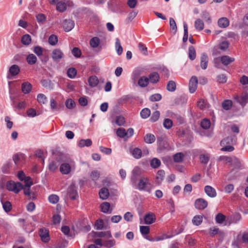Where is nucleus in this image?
I'll list each match as a JSON object with an SVG mask.
<instances>
[{
    "label": "nucleus",
    "instance_id": "nucleus-1",
    "mask_svg": "<svg viewBox=\"0 0 248 248\" xmlns=\"http://www.w3.org/2000/svg\"><path fill=\"white\" fill-rule=\"evenodd\" d=\"M76 165L75 161L68 158L63 160L60 166V171L64 175H68L74 172L76 170Z\"/></svg>",
    "mask_w": 248,
    "mask_h": 248
},
{
    "label": "nucleus",
    "instance_id": "nucleus-2",
    "mask_svg": "<svg viewBox=\"0 0 248 248\" xmlns=\"http://www.w3.org/2000/svg\"><path fill=\"white\" fill-rule=\"evenodd\" d=\"M236 141L235 136H231L223 139L220 142V145L222 146L221 150L224 152H232L234 149L232 145L235 143Z\"/></svg>",
    "mask_w": 248,
    "mask_h": 248
},
{
    "label": "nucleus",
    "instance_id": "nucleus-3",
    "mask_svg": "<svg viewBox=\"0 0 248 248\" xmlns=\"http://www.w3.org/2000/svg\"><path fill=\"white\" fill-rule=\"evenodd\" d=\"M134 188L140 191L145 190L149 193H150L152 191V188L149 178L144 176L141 177L139 179L138 184H137Z\"/></svg>",
    "mask_w": 248,
    "mask_h": 248
},
{
    "label": "nucleus",
    "instance_id": "nucleus-4",
    "mask_svg": "<svg viewBox=\"0 0 248 248\" xmlns=\"http://www.w3.org/2000/svg\"><path fill=\"white\" fill-rule=\"evenodd\" d=\"M6 188L9 191L18 193L23 188V185L20 182L16 183L13 181H9L6 184Z\"/></svg>",
    "mask_w": 248,
    "mask_h": 248
},
{
    "label": "nucleus",
    "instance_id": "nucleus-5",
    "mask_svg": "<svg viewBox=\"0 0 248 248\" xmlns=\"http://www.w3.org/2000/svg\"><path fill=\"white\" fill-rule=\"evenodd\" d=\"M140 170L138 167L135 168L132 171L130 182L134 188H135L137 184H138L139 179L141 177L140 176Z\"/></svg>",
    "mask_w": 248,
    "mask_h": 248
},
{
    "label": "nucleus",
    "instance_id": "nucleus-6",
    "mask_svg": "<svg viewBox=\"0 0 248 248\" xmlns=\"http://www.w3.org/2000/svg\"><path fill=\"white\" fill-rule=\"evenodd\" d=\"M72 2L70 0H62L57 2L56 10L59 12H63L67 9V7L71 6Z\"/></svg>",
    "mask_w": 248,
    "mask_h": 248
},
{
    "label": "nucleus",
    "instance_id": "nucleus-7",
    "mask_svg": "<svg viewBox=\"0 0 248 248\" xmlns=\"http://www.w3.org/2000/svg\"><path fill=\"white\" fill-rule=\"evenodd\" d=\"M63 53L60 49H54L52 51L51 57L53 60L55 62H59L60 60L63 58Z\"/></svg>",
    "mask_w": 248,
    "mask_h": 248
},
{
    "label": "nucleus",
    "instance_id": "nucleus-8",
    "mask_svg": "<svg viewBox=\"0 0 248 248\" xmlns=\"http://www.w3.org/2000/svg\"><path fill=\"white\" fill-rule=\"evenodd\" d=\"M207 202L202 198L197 199L195 202V206L198 209H204L207 206Z\"/></svg>",
    "mask_w": 248,
    "mask_h": 248
},
{
    "label": "nucleus",
    "instance_id": "nucleus-9",
    "mask_svg": "<svg viewBox=\"0 0 248 248\" xmlns=\"http://www.w3.org/2000/svg\"><path fill=\"white\" fill-rule=\"evenodd\" d=\"M198 79L196 77L193 76L191 78L189 83V90L191 93H194L197 88Z\"/></svg>",
    "mask_w": 248,
    "mask_h": 248
},
{
    "label": "nucleus",
    "instance_id": "nucleus-10",
    "mask_svg": "<svg viewBox=\"0 0 248 248\" xmlns=\"http://www.w3.org/2000/svg\"><path fill=\"white\" fill-rule=\"evenodd\" d=\"M75 26V22L71 19H65L63 21V27L65 31H71Z\"/></svg>",
    "mask_w": 248,
    "mask_h": 248
},
{
    "label": "nucleus",
    "instance_id": "nucleus-11",
    "mask_svg": "<svg viewBox=\"0 0 248 248\" xmlns=\"http://www.w3.org/2000/svg\"><path fill=\"white\" fill-rule=\"evenodd\" d=\"M39 235L41 240L44 242H48L49 240L48 231L46 228H42L40 230Z\"/></svg>",
    "mask_w": 248,
    "mask_h": 248
},
{
    "label": "nucleus",
    "instance_id": "nucleus-12",
    "mask_svg": "<svg viewBox=\"0 0 248 248\" xmlns=\"http://www.w3.org/2000/svg\"><path fill=\"white\" fill-rule=\"evenodd\" d=\"M204 192L206 195L210 198H215L217 196V193L216 189L210 186H206L204 187Z\"/></svg>",
    "mask_w": 248,
    "mask_h": 248
},
{
    "label": "nucleus",
    "instance_id": "nucleus-13",
    "mask_svg": "<svg viewBox=\"0 0 248 248\" xmlns=\"http://www.w3.org/2000/svg\"><path fill=\"white\" fill-rule=\"evenodd\" d=\"M231 165L234 166V169L241 170L243 168V165L242 161L235 156H232Z\"/></svg>",
    "mask_w": 248,
    "mask_h": 248
},
{
    "label": "nucleus",
    "instance_id": "nucleus-14",
    "mask_svg": "<svg viewBox=\"0 0 248 248\" xmlns=\"http://www.w3.org/2000/svg\"><path fill=\"white\" fill-rule=\"evenodd\" d=\"M67 195L72 200H75L78 196L77 191L73 186H71L67 189Z\"/></svg>",
    "mask_w": 248,
    "mask_h": 248
},
{
    "label": "nucleus",
    "instance_id": "nucleus-15",
    "mask_svg": "<svg viewBox=\"0 0 248 248\" xmlns=\"http://www.w3.org/2000/svg\"><path fill=\"white\" fill-rule=\"evenodd\" d=\"M208 62V57L206 54L203 53L202 54L201 57V67L205 70L207 68Z\"/></svg>",
    "mask_w": 248,
    "mask_h": 248
},
{
    "label": "nucleus",
    "instance_id": "nucleus-16",
    "mask_svg": "<svg viewBox=\"0 0 248 248\" xmlns=\"http://www.w3.org/2000/svg\"><path fill=\"white\" fill-rule=\"evenodd\" d=\"M237 101L242 106H245L248 102V93H245L240 97L237 96L235 97Z\"/></svg>",
    "mask_w": 248,
    "mask_h": 248
},
{
    "label": "nucleus",
    "instance_id": "nucleus-17",
    "mask_svg": "<svg viewBox=\"0 0 248 248\" xmlns=\"http://www.w3.org/2000/svg\"><path fill=\"white\" fill-rule=\"evenodd\" d=\"M60 160H58L57 158L56 160H51L48 164V169L51 171H54L56 170H57L58 166L59 165V162Z\"/></svg>",
    "mask_w": 248,
    "mask_h": 248
},
{
    "label": "nucleus",
    "instance_id": "nucleus-18",
    "mask_svg": "<svg viewBox=\"0 0 248 248\" xmlns=\"http://www.w3.org/2000/svg\"><path fill=\"white\" fill-rule=\"evenodd\" d=\"M239 170L233 168L227 175L228 180H234L238 177L239 176Z\"/></svg>",
    "mask_w": 248,
    "mask_h": 248
},
{
    "label": "nucleus",
    "instance_id": "nucleus-19",
    "mask_svg": "<svg viewBox=\"0 0 248 248\" xmlns=\"http://www.w3.org/2000/svg\"><path fill=\"white\" fill-rule=\"evenodd\" d=\"M209 233L212 237L217 234H219L220 235H223L224 234L223 232L216 226L210 228L209 230Z\"/></svg>",
    "mask_w": 248,
    "mask_h": 248
},
{
    "label": "nucleus",
    "instance_id": "nucleus-20",
    "mask_svg": "<svg viewBox=\"0 0 248 248\" xmlns=\"http://www.w3.org/2000/svg\"><path fill=\"white\" fill-rule=\"evenodd\" d=\"M149 81L153 84L156 83L159 79V74L157 72H152L149 75Z\"/></svg>",
    "mask_w": 248,
    "mask_h": 248
},
{
    "label": "nucleus",
    "instance_id": "nucleus-21",
    "mask_svg": "<svg viewBox=\"0 0 248 248\" xmlns=\"http://www.w3.org/2000/svg\"><path fill=\"white\" fill-rule=\"evenodd\" d=\"M20 68L16 64L12 65L9 69V73L12 76H16L20 72Z\"/></svg>",
    "mask_w": 248,
    "mask_h": 248
},
{
    "label": "nucleus",
    "instance_id": "nucleus-22",
    "mask_svg": "<svg viewBox=\"0 0 248 248\" xmlns=\"http://www.w3.org/2000/svg\"><path fill=\"white\" fill-rule=\"evenodd\" d=\"M31 84L28 82H24L21 85L22 91L25 94L29 93L31 92Z\"/></svg>",
    "mask_w": 248,
    "mask_h": 248
},
{
    "label": "nucleus",
    "instance_id": "nucleus-23",
    "mask_svg": "<svg viewBox=\"0 0 248 248\" xmlns=\"http://www.w3.org/2000/svg\"><path fill=\"white\" fill-rule=\"evenodd\" d=\"M88 81L89 85L92 87H96L99 83L98 79L95 76L90 77Z\"/></svg>",
    "mask_w": 248,
    "mask_h": 248
},
{
    "label": "nucleus",
    "instance_id": "nucleus-24",
    "mask_svg": "<svg viewBox=\"0 0 248 248\" xmlns=\"http://www.w3.org/2000/svg\"><path fill=\"white\" fill-rule=\"evenodd\" d=\"M100 198L102 200H106L109 195L108 188L103 187L101 188L99 193Z\"/></svg>",
    "mask_w": 248,
    "mask_h": 248
},
{
    "label": "nucleus",
    "instance_id": "nucleus-25",
    "mask_svg": "<svg viewBox=\"0 0 248 248\" xmlns=\"http://www.w3.org/2000/svg\"><path fill=\"white\" fill-rule=\"evenodd\" d=\"M218 25L219 27L225 28L229 25V21L226 17H222L218 19Z\"/></svg>",
    "mask_w": 248,
    "mask_h": 248
},
{
    "label": "nucleus",
    "instance_id": "nucleus-26",
    "mask_svg": "<svg viewBox=\"0 0 248 248\" xmlns=\"http://www.w3.org/2000/svg\"><path fill=\"white\" fill-rule=\"evenodd\" d=\"M234 61V58L228 56H223L221 57V62L224 65H227Z\"/></svg>",
    "mask_w": 248,
    "mask_h": 248
},
{
    "label": "nucleus",
    "instance_id": "nucleus-27",
    "mask_svg": "<svg viewBox=\"0 0 248 248\" xmlns=\"http://www.w3.org/2000/svg\"><path fill=\"white\" fill-rule=\"evenodd\" d=\"M100 207L101 211L104 213H111L112 209L110 210V205L109 202H104L102 203L100 205Z\"/></svg>",
    "mask_w": 248,
    "mask_h": 248
},
{
    "label": "nucleus",
    "instance_id": "nucleus-28",
    "mask_svg": "<svg viewBox=\"0 0 248 248\" xmlns=\"http://www.w3.org/2000/svg\"><path fill=\"white\" fill-rule=\"evenodd\" d=\"M115 47L117 54L118 55H121L123 52V48L121 46L120 41L118 38L115 39Z\"/></svg>",
    "mask_w": 248,
    "mask_h": 248
},
{
    "label": "nucleus",
    "instance_id": "nucleus-29",
    "mask_svg": "<svg viewBox=\"0 0 248 248\" xmlns=\"http://www.w3.org/2000/svg\"><path fill=\"white\" fill-rule=\"evenodd\" d=\"M100 44V39L97 37L92 38L90 41V45L93 48H97Z\"/></svg>",
    "mask_w": 248,
    "mask_h": 248
},
{
    "label": "nucleus",
    "instance_id": "nucleus-30",
    "mask_svg": "<svg viewBox=\"0 0 248 248\" xmlns=\"http://www.w3.org/2000/svg\"><path fill=\"white\" fill-rule=\"evenodd\" d=\"M149 84V78L146 77H141L138 81V85L141 87H145Z\"/></svg>",
    "mask_w": 248,
    "mask_h": 248
},
{
    "label": "nucleus",
    "instance_id": "nucleus-31",
    "mask_svg": "<svg viewBox=\"0 0 248 248\" xmlns=\"http://www.w3.org/2000/svg\"><path fill=\"white\" fill-rule=\"evenodd\" d=\"M133 156L136 159H139L141 157L142 152L138 148H135L131 151Z\"/></svg>",
    "mask_w": 248,
    "mask_h": 248
},
{
    "label": "nucleus",
    "instance_id": "nucleus-32",
    "mask_svg": "<svg viewBox=\"0 0 248 248\" xmlns=\"http://www.w3.org/2000/svg\"><path fill=\"white\" fill-rule=\"evenodd\" d=\"M185 155L183 153L179 152L173 155V158L175 162L180 163L182 162Z\"/></svg>",
    "mask_w": 248,
    "mask_h": 248
},
{
    "label": "nucleus",
    "instance_id": "nucleus-33",
    "mask_svg": "<svg viewBox=\"0 0 248 248\" xmlns=\"http://www.w3.org/2000/svg\"><path fill=\"white\" fill-rule=\"evenodd\" d=\"M92 144V141L90 139L84 140L82 139L79 140L78 142V146L80 147H83L85 146H90Z\"/></svg>",
    "mask_w": 248,
    "mask_h": 248
},
{
    "label": "nucleus",
    "instance_id": "nucleus-34",
    "mask_svg": "<svg viewBox=\"0 0 248 248\" xmlns=\"http://www.w3.org/2000/svg\"><path fill=\"white\" fill-rule=\"evenodd\" d=\"M196 54L195 48L190 46L188 47V57L190 60L193 61L196 58Z\"/></svg>",
    "mask_w": 248,
    "mask_h": 248
},
{
    "label": "nucleus",
    "instance_id": "nucleus-35",
    "mask_svg": "<svg viewBox=\"0 0 248 248\" xmlns=\"http://www.w3.org/2000/svg\"><path fill=\"white\" fill-rule=\"evenodd\" d=\"M144 140L146 143L151 144L155 141V138L153 134H147L145 136Z\"/></svg>",
    "mask_w": 248,
    "mask_h": 248
},
{
    "label": "nucleus",
    "instance_id": "nucleus-36",
    "mask_svg": "<svg viewBox=\"0 0 248 248\" xmlns=\"http://www.w3.org/2000/svg\"><path fill=\"white\" fill-rule=\"evenodd\" d=\"M160 165L161 161L159 159L157 158H154L150 161V165L152 168H158L160 167Z\"/></svg>",
    "mask_w": 248,
    "mask_h": 248
},
{
    "label": "nucleus",
    "instance_id": "nucleus-37",
    "mask_svg": "<svg viewBox=\"0 0 248 248\" xmlns=\"http://www.w3.org/2000/svg\"><path fill=\"white\" fill-rule=\"evenodd\" d=\"M194 26L198 31H202L204 28V23L201 19H197L195 21Z\"/></svg>",
    "mask_w": 248,
    "mask_h": 248
},
{
    "label": "nucleus",
    "instance_id": "nucleus-38",
    "mask_svg": "<svg viewBox=\"0 0 248 248\" xmlns=\"http://www.w3.org/2000/svg\"><path fill=\"white\" fill-rule=\"evenodd\" d=\"M144 222L146 224H151L154 222L155 219L153 217L152 214H148L144 217Z\"/></svg>",
    "mask_w": 248,
    "mask_h": 248
},
{
    "label": "nucleus",
    "instance_id": "nucleus-39",
    "mask_svg": "<svg viewBox=\"0 0 248 248\" xmlns=\"http://www.w3.org/2000/svg\"><path fill=\"white\" fill-rule=\"evenodd\" d=\"M27 62L30 65L35 64L37 61L36 57L33 54H29L27 57Z\"/></svg>",
    "mask_w": 248,
    "mask_h": 248
},
{
    "label": "nucleus",
    "instance_id": "nucleus-40",
    "mask_svg": "<svg viewBox=\"0 0 248 248\" xmlns=\"http://www.w3.org/2000/svg\"><path fill=\"white\" fill-rule=\"evenodd\" d=\"M202 222V216L201 215H197L193 217L192 219V223L194 225H200Z\"/></svg>",
    "mask_w": 248,
    "mask_h": 248
},
{
    "label": "nucleus",
    "instance_id": "nucleus-41",
    "mask_svg": "<svg viewBox=\"0 0 248 248\" xmlns=\"http://www.w3.org/2000/svg\"><path fill=\"white\" fill-rule=\"evenodd\" d=\"M31 41V36L29 34H25L22 37L21 42L25 45H29Z\"/></svg>",
    "mask_w": 248,
    "mask_h": 248
},
{
    "label": "nucleus",
    "instance_id": "nucleus-42",
    "mask_svg": "<svg viewBox=\"0 0 248 248\" xmlns=\"http://www.w3.org/2000/svg\"><path fill=\"white\" fill-rule=\"evenodd\" d=\"M232 101L230 100H226L222 103V107L225 110H228L231 108L232 107Z\"/></svg>",
    "mask_w": 248,
    "mask_h": 248
},
{
    "label": "nucleus",
    "instance_id": "nucleus-43",
    "mask_svg": "<svg viewBox=\"0 0 248 248\" xmlns=\"http://www.w3.org/2000/svg\"><path fill=\"white\" fill-rule=\"evenodd\" d=\"M156 69L162 73V75L168 78L170 76L169 71L164 66H159L156 67Z\"/></svg>",
    "mask_w": 248,
    "mask_h": 248
},
{
    "label": "nucleus",
    "instance_id": "nucleus-44",
    "mask_svg": "<svg viewBox=\"0 0 248 248\" xmlns=\"http://www.w3.org/2000/svg\"><path fill=\"white\" fill-rule=\"evenodd\" d=\"M202 127L204 129H208L211 126L210 121L208 119H204L201 122Z\"/></svg>",
    "mask_w": 248,
    "mask_h": 248
},
{
    "label": "nucleus",
    "instance_id": "nucleus-45",
    "mask_svg": "<svg viewBox=\"0 0 248 248\" xmlns=\"http://www.w3.org/2000/svg\"><path fill=\"white\" fill-rule=\"evenodd\" d=\"M36 18L37 22L39 24H43L46 21V16L42 13H40L37 14L36 16Z\"/></svg>",
    "mask_w": 248,
    "mask_h": 248
},
{
    "label": "nucleus",
    "instance_id": "nucleus-46",
    "mask_svg": "<svg viewBox=\"0 0 248 248\" xmlns=\"http://www.w3.org/2000/svg\"><path fill=\"white\" fill-rule=\"evenodd\" d=\"M167 89L169 92H174L176 90V84L172 80L169 81L167 85Z\"/></svg>",
    "mask_w": 248,
    "mask_h": 248
},
{
    "label": "nucleus",
    "instance_id": "nucleus-47",
    "mask_svg": "<svg viewBox=\"0 0 248 248\" xmlns=\"http://www.w3.org/2000/svg\"><path fill=\"white\" fill-rule=\"evenodd\" d=\"M210 155L208 154L200 155V159L202 164H206L209 160Z\"/></svg>",
    "mask_w": 248,
    "mask_h": 248
},
{
    "label": "nucleus",
    "instance_id": "nucleus-48",
    "mask_svg": "<svg viewBox=\"0 0 248 248\" xmlns=\"http://www.w3.org/2000/svg\"><path fill=\"white\" fill-rule=\"evenodd\" d=\"M151 114V111L148 108L142 109L140 112V116L143 119L147 118Z\"/></svg>",
    "mask_w": 248,
    "mask_h": 248
},
{
    "label": "nucleus",
    "instance_id": "nucleus-49",
    "mask_svg": "<svg viewBox=\"0 0 248 248\" xmlns=\"http://www.w3.org/2000/svg\"><path fill=\"white\" fill-rule=\"evenodd\" d=\"M165 171L162 170H159L156 174V179L158 183L161 182L164 178Z\"/></svg>",
    "mask_w": 248,
    "mask_h": 248
},
{
    "label": "nucleus",
    "instance_id": "nucleus-50",
    "mask_svg": "<svg viewBox=\"0 0 248 248\" xmlns=\"http://www.w3.org/2000/svg\"><path fill=\"white\" fill-rule=\"evenodd\" d=\"M67 76L70 78H74L77 75V70L74 68H70L67 71Z\"/></svg>",
    "mask_w": 248,
    "mask_h": 248
},
{
    "label": "nucleus",
    "instance_id": "nucleus-51",
    "mask_svg": "<svg viewBox=\"0 0 248 248\" xmlns=\"http://www.w3.org/2000/svg\"><path fill=\"white\" fill-rule=\"evenodd\" d=\"M37 99L40 104H44L47 101V97L43 93H39L37 95Z\"/></svg>",
    "mask_w": 248,
    "mask_h": 248
},
{
    "label": "nucleus",
    "instance_id": "nucleus-52",
    "mask_svg": "<svg viewBox=\"0 0 248 248\" xmlns=\"http://www.w3.org/2000/svg\"><path fill=\"white\" fill-rule=\"evenodd\" d=\"M138 11L133 10L130 12L126 19L127 22H131L137 15Z\"/></svg>",
    "mask_w": 248,
    "mask_h": 248
},
{
    "label": "nucleus",
    "instance_id": "nucleus-53",
    "mask_svg": "<svg viewBox=\"0 0 248 248\" xmlns=\"http://www.w3.org/2000/svg\"><path fill=\"white\" fill-rule=\"evenodd\" d=\"M48 41L50 45L55 46L58 42V38L55 35H51L48 38Z\"/></svg>",
    "mask_w": 248,
    "mask_h": 248
},
{
    "label": "nucleus",
    "instance_id": "nucleus-54",
    "mask_svg": "<svg viewBox=\"0 0 248 248\" xmlns=\"http://www.w3.org/2000/svg\"><path fill=\"white\" fill-rule=\"evenodd\" d=\"M162 99V96L159 93H155L151 95L149 100L151 102L159 101Z\"/></svg>",
    "mask_w": 248,
    "mask_h": 248
},
{
    "label": "nucleus",
    "instance_id": "nucleus-55",
    "mask_svg": "<svg viewBox=\"0 0 248 248\" xmlns=\"http://www.w3.org/2000/svg\"><path fill=\"white\" fill-rule=\"evenodd\" d=\"M117 135L121 138H126V131L123 128H119L116 131Z\"/></svg>",
    "mask_w": 248,
    "mask_h": 248
},
{
    "label": "nucleus",
    "instance_id": "nucleus-56",
    "mask_svg": "<svg viewBox=\"0 0 248 248\" xmlns=\"http://www.w3.org/2000/svg\"><path fill=\"white\" fill-rule=\"evenodd\" d=\"M225 216L221 213H218L216 217V221L217 223L221 224L225 219Z\"/></svg>",
    "mask_w": 248,
    "mask_h": 248
},
{
    "label": "nucleus",
    "instance_id": "nucleus-57",
    "mask_svg": "<svg viewBox=\"0 0 248 248\" xmlns=\"http://www.w3.org/2000/svg\"><path fill=\"white\" fill-rule=\"evenodd\" d=\"M48 201L49 202L52 203V204H56L57 203L59 200V197L56 195H55V194H52V195H50L49 197H48Z\"/></svg>",
    "mask_w": 248,
    "mask_h": 248
},
{
    "label": "nucleus",
    "instance_id": "nucleus-58",
    "mask_svg": "<svg viewBox=\"0 0 248 248\" xmlns=\"http://www.w3.org/2000/svg\"><path fill=\"white\" fill-rule=\"evenodd\" d=\"M160 117V112L159 111L156 110L154 112L150 118V121L152 122H155L157 121Z\"/></svg>",
    "mask_w": 248,
    "mask_h": 248
},
{
    "label": "nucleus",
    "instance_id": "nucleus-59",
    "mask_svg": "<svg viewBox=\"0 0 248 248\" xmlns=\"http://www.w3.org/2000/svg\"><path fill=\"white\" fill-rule=\"evenodd\" d=\"M24 193L25 195L29 196L30 199H34L33 194L31 192L30 187H24L23 186Z\"/></svg>",
    "mask_w": 248,
    "mask_h": 248
},
{
    "label": "nucleus",
    "instance_id": "nucleus-60",
    "mask_svg": "<svg viewBox=\"0 0 248 248\" xmlns=\"http://www.w3.org/2000/svg\"><path fill=\"white\" fill-rule=\"evenodd\" d=\"M1 202L2 204L3 208L6 212H8L11 211L12 209V205L9 202L7 201L5 202H3L1 201Z\"/></svg>",
    "mask_w": 248,
    "mask_h": 248
},
{
    "label": "nucleus",
    "instance_id": "nucleus-61",
    "mask_svg": "<svg viewBox=\"0 0 248 248\" xmlns=\"http://www.w3.org/2000/svg\"><path fill=\"white\" fill-rule=\"evenodd\" d=\"M42 85L44 87L49 89L50 90H52L53 89V85L51 84L50 81H48L47 80H43L41 81Z\"/></svg>",
    "mask_w": 248,
    "mask_h": 248
},
{
    "label": "nucleus",
    "instance_id": "nucleus-62",
    "mask_svg": "<svg viewBox=\"0 0 248 248\" xmlns=\"http://www.w3.org/2000/svg\"><path fill=\"white\" fill-rule=\"evenodd\" d=\"M163 126L167 129H170L172 126V121L170 119H165L163 122Z\"/></svg>",
    "mask_w": 248,
    "mask_h": 248
},
{
    "label": "nucleus",
    "instance_id": "nucleus-63",
    "mask_svg": "<svg viewBox=\"0 0 248 248\" xmlns=\"http://www.w3.org/2000/svg\"><path fill=\"white\" fill-rule=\"evenodd\" d=\"M91 178L93 181H96L100 177V173L97 170H94L91 172L90 175Z\"/></svg>",
    "mask_w": 248,
    "mask_h": 248
},
{
    "label": "nucleus",
    "instance_id": "nucleus-64",
    "mask_svg": "<svg viewBox=\"0 0 248 248\" xmlns=\"http://www.w3.org/2000/svg\"><path fill=\"white\" fill-rule=\"evenodd\" d=\"M115 244V241L113 239L104 241V246L107 248H110L114 246Z\"/></svg>",
    "mask_w": 248,
    "mask_h": 248
}]
</instances>
